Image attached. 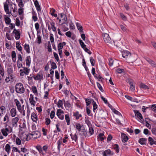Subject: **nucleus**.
Returning a JSON list of instances; mask_svg holds the SVG:
<instances>
[{"label":"nucleus","instance_id":"f257e3e1","mask_svg":"<svg viewBox=\"0 0 156 156\" xmlns=\"http://www.w3.org/2000/svg\"><path fill=\"white\" fill-rule=\"evenodd\" d=\"M16 92L18 93L23 94L25 92V88L21 83H18L15 86Z\"/></svg>","mask_w":156,"mask_h":156},{"label":"nucleus","instance_id":"c756f323","mask_svg":"<svg viewBox=\"0 0 156 156\" xmlns=\"http://www.w3.org/2000/svg\"><path fill=\"white\" fill-rule=\"evenodd\" d=\"M50 63L51 64V68L52 69H54L57 68V67L56 65L55 62H50Z\"/></svg>","mask_w":156,"mask_h":156},{"label":"nucleus","instance_id":"6e6d98bb","mask_svg":"<svg viewBox=\"0 0 156 156\" xmlns=\"http://www.w3.org/2000/svg\"><path fill=\"white\" fill-rule=\"evenodd\" d=\"M55 115V112L54 111H52L51 112L50 115V116L51 118L52 119H53Z\"/></svg>","mask_w":156,"mask_h":156},{"label":"nucleus","instance_id":"a211bd4d","mask_svg":"<svg viewBox=\"0 0 156 156\" xmlns=\"http://www.w3.org/2000/svg\"><path fill=\"white\" fill-rule=\"evenodd\" d=\"M33 77L35 80H41L43 78V75L38 73L37 74L36 76H33Z\"/></svg>","mask_w":156,"mask_h":156},{"label":"nucleus","instance_id":"9b49d317","mask_svg":"<svg viewBox=\"0 0 156 156\" xmlns=\"http://www.w3.org/2000/svg\"><path fill=\"white\" fill-rule=\"evenodd\" d=\"M114 154L113 152H112L110 149H108L103 152V156H107V155H112Z\"/></svg>","mask_w":156,"mask_h":156},{"label":"nucleus","instance_id":"aec40b11","mask_svg":"<svg viewBox=\"0 0 156 156\" xmlns=\"http://www.w3.org/2000/svg\"><path fill=\"white\" fill-rule=\"evenodd\" d=\"M148 140L151 145L153 144L156 145V141H154V139L151 137H149Z\"/></svg>","mask_w":156,"mask_h":156},{"label":"nucleus","instance_id":"6e6552de","mask_svg":"<svg viewBox=\"0 0 156 156\" xmlns=\"http://www.w3.org/2000/svg\"><path fill=\"white\" fill-rule=\"evenodd\" d=\"M4 8L5 12L7 14H11V7H10V11L9 10V6L8 3L5 2V4H4Z\"/></svg>","mask_w":156,"mask_h":156},{"label":"nucleus","instance_id":"49530a36","mask_svg":"<svg viewBox=\"0 0 156 156\" xmlns=\"http://www.w3.org/2000/svg\"><path fill=\"white\" fill-rule=\"evenodd\" d=\"M90 61L92 66H94L95 65V61L92 57L90 58Z\"/></svg>","mask_w":156,"mask_h":156},{"label":"nucleus","instance_id":"c9c22d12","mask_svg":"<svg viewBox=\"0 0 156 156\" xmlns=\"http://www.w3.org/2000/svg\"><path fill=\"white\" fill-rule=\"evenodd\" d=\"M37 41L38 44H40L41 42V38L40 35L37 33Z\"/></svg>","mask_w":156,"mask_h":156},{"label":"nucleus","instance_id":"39448f33","mask_svg":"<svg viewBox=\"0 0 156 156\" xmlns=\"http://www.w3.org/2000/svg\"><path fill=\"white\" fill-rule=\"evenodd\" d=\"M12 33L15 34V37L16 40H18L20 38V33L19 30L14 29Z\"/></svg>","mask_w":156,"mask_h":156},{"label":"nucleus","instance_id":"b1692460","mask_svg":"<svg viewBox=\"0 0 156 156\" xmlns=\"http://www.w3.org/2000/svg\"><path fill=\"white\" fill-rule=\"evenodd\" d=\"M26 61V65L28 66H29L30 64V56L27 57Z\"/></svg>","mask_w":156,"mask_h":156},{"label":"nucleus","instance_id":"680f3d73","mask_svg":"<svg viewBox=\"0 0 156 156\" xmlns=\"http://www.w3.org/2000/svg\"><path fill=\"white\" fill-rule=\"evenodd\" d=\"M18 6L20 8L23 7L24 5L23 4L22 0L18 2Z\"/></svg>","mask_w":156,"mask_h":156},{"label":"nucleus","instance_id":"0e129e2a","mask_svg":"<svg viewBox=\"0 0 156 156\" xmlns=\"http://www.w3.org/2000/svg\"><path fill=\"white\" fill-rule=\"evenodd\" d=\"M55 76L56 78L57 79H58L59 78V74L57 70L55 71Z\"/></svg>","mask_w":156,"mask_h":156},{"label":"nucleus","instance_id":"cd10ccee","mask_svg":"<svg viewBox=\"0 0 156 156\" xmlns=\"http://www.w3.org/2000/svg\"><path fill=\"white\" fill-rule=\"evenodd\" d=\"M140 87L142 88L149 89V88L148 86L143 83H141L140 84Z\"/></svg>","mask_w":156,"mask_h":156},{"label":"nucleus","instance_id":"3c124183","mask_svg":"<svg viewBox=\"0 0 156 156\" xmlns=\"http://www.w3.org/2000/svg\"><path fill=\"white\" fill-rule=\"evenodd\" d=\"M24 73L26 75H27L28 74V70L27 69L26 71H24V72H21V73H20V76H23Z\"/></svg>","mask_w":156,"mask_h":156},{"label":"nucleus","instance_id":"a19ab883","mask_svg":"<svg viewBox=\"0 0 156 156\" xmlns=\"http://www.w3.org/2000/svg\"><path fill=\"white\" fill-rule=\"evenodd\" d=\"M89 133H90V135H92L94 133V130L93 128L89 126Z\"/></svg>","mask_w":156,"mask_h":156},{"label":"nucleus","instance_id":"f3484780","mask_svg":"<svg viewBox=\"0 0 156 156\" xmlns=\"http://www.w3.org/2000/svg\"><path fill=\"white\" fill-rule=\"evenodd\" d=\"M34 3L37 11H41V7L39 4L38 1L37 0L35 1Z\"/></svg>","mask_w":156,"mask_h":156},{"label":"nucleus","instance_id":"f03ea898","mask_svg":"<svg viewBox=\"0 0 156 156\" xmlns=\"http://www.w3.org/2000/svg\"><path fill=\"white\" fill-rule=\"evenodd\" d=\"M103 40L105 43H109L111 42V40L108 34H103L102 35Z\"/></svg>","mask_w":156,"mask_h":156},{"label":"nucleus","instance_id":"dca6fc26","mask_svg":"<svg viewBox=\"0 0 156 156\" xmlns=\"http://www.w3.org/2000/svg\"><path fill=\"white\" fill-rule=\"evenodd\" d=\"M7 72L8 75H9L10 77L11 78V80H12V79L13 80L12 75V73L13 72L12 69L11 68H8L7 69Z\"/></svg>","mask_w":156,"mask_h":156},{"label":"nucleus","instance_id":"4c0bfd02","mask_svg":"<svg viewBox=\"0 0 156 156\" xmlns=\"http://www.w3.org/2000/svg\"><path fill=\"white\" fill-rule=\"evenodd\" d=\"M48 51L49 52H52V49L51 48V43L50 41H48Z\"/></svg>","mask_w":156,"mask_h":156},{"label":"nucleus","instance_id":"2f4dec72","mask_svg":"<svg viewBox=\"0 0 156 156\" xmlns=\"http://www.w3.org/2000/svg\"><path fill=\"white\" fill-rule=\"evenodd\" d=\"M113 148L115 150V151L118 153L119 152V145L117 144H115L113 146Z\"/></svg>","mask_w":156,"mask_h":156},{"label":"nucleus","instance_id":"20e7f679","mask_svg":"<svg viewBox=\"0 0 156 156\" xmlns=\"http://www.w3.org/2000/svg\"><path fill=\"white\" fill-rule=\"evenodd\" d=\"M135 113V115L137 117V118L139 119L140 121L141 122L144 121V119L142 115L139 112V111L137 110H134Z\"/></svg>","mask_w":156,"mask_h":156},{"label":"nucleus","instance_id":"a878e982","mask_svg":"<svg viewBox=\"0 0 156 156\" xmlns=\"http://www.w3.org/2000/svg\"><path fill=\"white\" fill-rule=\"evenodd\" d=\"M62 100L64 101V105L65 107H67L68 108H69L71 105L70 104L69 102L68 101H65L64 99H63Z\"/></svg>","mask_w":156,"mask_h":156},{"label":"nucleus","instance_id":"7c9ffc66","mask_svg":"<svg viewBox=\"0 0 156 156\" xmlns=\"http://www.w3.org/2000/svg\"><path fill=\"white\" fill-rule=\"evenodd\" d=\"M5 21L6 24H9L11 22V20L8 16H6L5 18Z\"/></svg>","mask_w":156,"mask_h":156},{"label":"nucleus","instance_id":"a18cd8bd","mask_svg":"<svg viewBox=\"0 0 156 156\" xmlns=\"http://www.w3.org/2000/svg\"><path fill=\"white\" fill-rule=\"evenodd\" d=\"M16 144L18 145H20L21 144V141L18 137L16 138Z\"/></svg>","mask_w":156,"mask_h":156},{"label":"nucleus","instance_id":"f8f14e48","mask_svg":"<svg viewBox=\"0 0 156 156\" xmlns=\"http://www.w3.org/2000/svg\"><path fill=\"white\" fill-rule=\"evenodd\" d=\"M121 137L122 139V140L123 142H127L129 139L128 136L124 133H121Z\"/></svg>","mask_w":156,"mask_h":156},{"label":"nucleus","instance_id":"ea45409f","mask_svg":"<svg viewBox=\"0 0 156 156\" xmlns=\"http://www.w3.org/2000/svg\"><path fill=\"white\" fill-rule=\"evenodd\" d=\"M1 132L3 135L5 136H6L8 135L7 132L4 129H1Z\"/></svg>","mask_w":156,"mask_h":156},{"label":"nucleus","instance_id":"0eeeda50","mask_svg":"<svg viewBox=\"0 0 156 156\" xmlns=\"http://www.w3.org/2000/svg\"><path fill=\"white\" fill-rule=\"evenodd\" d=\"M136 59V56L134 54L131 55V56H129L128 58V60L130 62H133Z\"/></svg>","mask_w":156,"mask_h":156},{"label":"nucleus","instance_id":"c85d7f7f","mask_svg":"<svg viewBox=\"0 0 156 156\" xmlns=\"http://www.w3.org/2000/svg\"><path fill=\"white\" fill-rule=\"evenodd\" d=\"M10 146L9 144H7L6 145L5 150V151L8 152V153L9 152V151L10 150Z\"/></svg>","mask_w":156,"mask_h":156},{"label":"nucleus","instance_id":"ddd939ff","mask_svg":"<svg viewBox=\"0 0 156 156\" xmlns=\"http://www.w3.org/2000/svg\"><path fill=\"white\" fill-rule=\"evenodd\" d=\"M31 117L32 120L34 122H37L38 120L37 115L34 112L32 113Z\"/></svg>","mask_w":156,"mask_h":156},{"label":"nucleus","instance_id":"de8ad7c7","mask_svg":"<svg viewBox=\"0 0 156 156\" xmlns=\"http://www.w3.org/2000/svg\"><path fill=\"white\" fill-rule=\"evenodd\" d=\"M76 128L79 131H81V126L80 123H77L76 125Z\"/></svg>","mask_w":156,"mask_h":156},{"label":"nucleus","instance_id":"473e14b6","mask_svg":"<svg viewBox=\"0 0 156 156\" xmlns=\"http://www.w3.org/2000/svg\"><path fill=\"white\" fill-rule=\"evenodd\" d=\"M57 105L58 107H61L62 108H63V103L62 101L61 100H59L58 102V103L57 104Z\"/></svg>","mask_w":156,"mask_h":156},{"label":"nucleus","instance_id":"e433bc0d","mask_svg":"<svg viewBox=\"0 0 156 156\" xmlns=\"http://www.w3.org/2000/svg\"><path fill=\"white\" fill-rule=\"evenodd\" d=\"M32 89L33 92L36 94H37V88L35 86H32Z\"/></svg>","mask_w":156,"mask_h":156},{"label":"nucleus","instance_id":"f704fd0d","mask_svg":"<svg viewBox=\"0 0 156 156\" xmlns=\"http://www.w3.org/2000/svg\"><path fill=\"white\" fill-rule=\"evenodd\" d=\"M56 115L59 119L61 120L64 119V116L63 115H61V114L59 113L58 112H57Z\"/></svg>","mask_w":156,"mask_h":156},{"label":"nucleus","instance_id":"1a4fd4ad","mask_svg":"<svg viewBox=\"0 0 156 156\" xmlns=\"http://www.w3.org/2000/svg\"><path fill=\"white\" fill-rule=\"evenodd\" d=\"M19 119L16 117L13 118L12 120V127H16L17 126V123L19 121Z\"/></svg>","mask_w":156,"mask_h":156},{"label":"nucleus","instance_id":"9d476101","mask_svg":"<svg viewBox=\"0 0 156 156\" xmlns=\"http://www.w3.org/2000/svg\"><path fill=\"white\" fill-rule=\"evenodd\" d=\"M122 55L124 58L128 59L129 56H131V53L128 51H125L122 52Z\"/></svg>","mask_w":156,"mask_h":156},{"label":"nucleus","instance_id":"603ef678","mask_svg":"<svg viewBox=\"0 0 156 156\" xmlns=\"http://www.w3.org/2000/svg\"><path fill=\"white\" fill-rule=\"evenodd\" d=\"M16 26L18 27H19L20 26V20L18 17L16 19Z\"/></svg>","mask_w":156,"mask_h":156},{"label":"nucleus","instance_id":"864d4df0","mask_svg":"<svg viewBox=\"0 0 156 156\" xmlns=\"http://www.w3.org/2000/svg\"><path fill=\"white\" fill-rule=\"evenodd\" d=\"M0 73L3 76L4 74V69L2 67H0Z\"/></svg>","mask_w":156,"mask_h":156},{"label":"nucleus","instance_id":"c03bdc74","mask_svg":"<svg viewBox=\"0 0 156 156\" xmlns=\"http://www.w3.org/2000/svg\"><path fill=\"white\" fill-rule=\"evenodd\" d=\"M36 148L37 150L39 153L42 152V149L41 146L40 145H38L36 146Z\"/></svg>","mask_w":156,"mask_h":156},{"label":"nucleus","instance_id":"5701e85b","mask_svg":"<svg viewBox=\"0 0 156 156\" xmlns=\"http://www.w3.org/2000/svg\"><path fill=\"white\" fill-rule=\"evenodd\" d=\"M70 135L71 136L72 140H74L75 142H76L78 138L76 134L75 133L74 135H73L72 133H71L70 134Z\"/></svg>","mask_w":156,"mask_h":156},{"label":"nucleus","instance_id":"13d9d810","mask_svg":"<svg viewBox=\"0 0 156 156\" xmlns=\"http://www.w3.org/2000/svg\"><path fill=\"white\" fill-rule=\"evenodd\" d=\"M17 66L18 68H20L21 67H22V64L19 60L17 61Z\"/></svg>","mask_w":156,"mask_h":156},{"label":"nucleus","instance_id":"8fccbe9b","mask_svg":"<svg viewBox=\"0 0 156 156\" xmlns=\"http://www.w3.org/2000/svg\"><path fill=\"white\" fill-rule=\"evenodd\" d=\"M124 70L122 69L118 68L116 70V72L119 73H121L124 72Z\"/></svg>","mask_w":156,"mask_h":156},{"label":"nucleus","instance_id":"338daca9","mask_svg":"<svg viewBox=\"0 0 156 156\" xmlns=\"http://www.w3.org/2000/svg\"><path fill=\"white\" fill-rule=\"evenodd\" d=\"M48 148V146L47 145H46L43 146L42 149H43V150H44L45 153H46L47 152Z\"/></svg>","mask_w":156,"mask_h":156},{"label":"nucleus","instance_id":"4468645a","mask_svg":"<svg viewBox=\"0 0 156 156\" xmlns=\"http://www.w3.org/2000/svg\"><path fill=\"white\" fill-rule=\"evenodd\" d=\"M16 108L11 109L10 111L11 116L12 117H15L16 114Z\"/></svg>","mask_w":156,"mask_h":156},{"label":"nucleus","instance_id":"774afa93","mask_svg":"<svg viewBox=\"0 0 156 156\" xmlns=\"http://www.w3.org/2000/svg\"><path fill=\"white\" fill-rule=\"evenodd\" d=\"M151 131L153 134L156 135V127L152 128L151 129Z\"/></svg>","mask_w":156,"mask_h":156},{"label":"nucleus","instance_id":"423d86ee","mask_svg":"<svg viewBox=\"0 0 156 156\" xmlns=\"http://www.w3.org/2000/svg\"><path fill=\"white\" fill-rule=\"evenodd\" d=\"M14 102L16 103L18 110L21 113L22 110L21 108V105L19 101L17 99H14Z\"/></svg>","mask_w":156,"mask_h":156},{"label":"nucleus","instance_id":"79ce46f5","mask_svg":"<svg viewBox=\"0 0 156 156\" xmlns=\"http://www.w3.org/2000/svg\"><path fill=\"white\" fill-rule=\"evenodd\" d=\"M54 56L55 58V59L56 60V61L58 62L59 61V59L58 57V55L57 53H56L55 52H53Z\"/></svg>","mask_w":156,"mask_h":156},{"label":"nucleus","instance_id":"393cba45","mask_svg":"<svg viewBox=\"0 0 156 156\" xmlns=\"http://www.w3.org/2000/svg\"><path fill=\"white\" fill-rule=\"evenodd\" d=\"M65 119L66 121L67 125H69L70 124V120L69 115H65Z\"/></svg>","mask_w":156,"mask_h":156},{"label":"nucleus","instance_id":"e2e57ef3","mask_svg":"<svg viewBox=\"0 0 156 156\" xmlns=\"http://www.w3.org/2000/svg\"><path fill=\"white\" fill-rule=\"evenodd\" d=\"M51 120L49 119L46 118L45 119V123L47 125H48L50 123Z\"/></svg>","mask_w":156,"mask_h":156},{"label":"nucleus","instance_id":"72a5a7b5","mask_svg":"<svg viewBox=\"0 0 156 156\" xmlns=\"http://www.w3.org/2000/svg\"><path fill=\"white\" fill-rule=\"evenodd\" d=\"M50 24L51 26V29H52V30L54 32L56 31V28L55 26V23L52 22L50 23Z\"/></svg>","mask_w":156,"mask_h":156},{"label":"nucleus","instance_id":"09e8293b","mask_svg":"<svg viewBox=\"0 0 156 156\" xmlns=\"http://www.w3.org/2000/svg\"><path fill=\"white\" fill-rule=\"evenodd\" d=\"M97 86L99 90L102 92H103L104 90L101 85L98 82L97 83Z\"/></svg>","mask_w":156,"mask_h":156},{"label":"nucleus","instance_id":"37998d69","mask_svg":"<svg viewBox=\"0 0 156 156\" xmlns=\"http://www.w3.org/2000/svg\"><path fill=\"white\" fill-rule=\"evenodd\" d=\"M50 40L51 43H53L54 42V39L53 35L52 34H51L50 35Z\"/></svg>","mask_w":156,"mask_h":156},{"label":"nucleus","instance_id":"6ab92c4d","mask_svg":"<svg viewBox=\"0 0 156 156\" xmlns=\"http://www.w3.org/2000/svg\"><path fill=\"white\" fill-rule=\"evenodd\" d=\"M104 134L103 133H100L98 136V139H99L100 141H103L106 138V137L105 136L104 137Z\"/></svg>","mask_w":156,"mask_h":156},{"label":"nucleus","instance_id":"58836bf2","mask_svg":"<svg viewBox=\"0 0 156 156\" xmlns=\"http://www.w3.org/2000/svg\"><path fill=\"white\" fill-rule=\"evenodd\" d=\"M3 121L5 122L7 121L6 123L8 122L9 121V118L7 114H6L4 118Z\"/></svg>","mask_w":156,"mask_h":156},{"label":"nucleus","instance_id":"69168bd1","mask_svg":"<svg viewBox=\"0 0 156 156\" xmlns=\"http://www.w3.org/2000/svg\"><path fill=\"white\" fill-rule=\"evenodd\" d=\"M42 131L43 132V135L44 136H46L47 135V130L43 128L42 129Z\"/></svg>","mask_w":156,"mask_h":156},{"label":"nucleus","instance_id":"4be33fe9","mask_svg":"<svg viewBox=\"0 0 156 156\" xmlns=\"http://www.w3.org/2000/svg\"><path fill=\"white\" fill-rule=\"evenodd\" d=\"M24 48L27 53H29L30 52V47L28 44H26L24 45Z\"/></svg>","mask_w":156,"mask_h":156},{"label":"nucleus","instance_id":"bf43d9fd","mask_svg":"<svg viewBox=\"0 0 156 156\" xmlns=\"http://www.w3.org/2000/svg\"><path fill=\"white\" fill-rule=\"evenodd\" d=\"M114 113L118 115H122L118 111L116 110L115 108H113V110H112Z\"/></svg>","mask_w":156,"mask_h":156},{"label":"nucleus","instance_id":"7ed1b4c3","mask_svg":"<svg viewBox=\"0 0 156 156\" xmlns=\"http://www.w3.org/2000/svg\"><path fill=\"white\" fill-rule=\"evenodd\" d=\"M29 135L34 136V139H36L41 136V133L38 131H35L31 133H29Z\"/></svg>","mask_w":156,"mask_h":156},{"label":"nucleus","instance_id":"2eb2a0df","mask_svg":"<svg viewBox=\"0 0 156 156\" xmlns=\"http://www.w3.org/2000/svg\"><path fill=\"white\" fill-rule=\"evenodd\" d=\"M147 139L146 138H141L139 140V142L142 145H146Z\"/></svg>","mask_w":156,"mask_h":156},{"label":"nucleus","instance_id":"bb28decb","mask_svg":"<svg viewBox=\"0 0 156 156\" xmlns=\"http://www.w3.org/2000/svg\"><path fill=\"white\" fill-rule=\"evenodd\" d=\"M120 27L121 29L124 32H129V30L127 29L126 27L122 25H120Z\"/></svg>","mask_w":156,"mask_h":156},{"label":"nucleus","instance_id":"4d7b16f0","mask_svg":"<svg viewBox=\"0 0 156 156\" xmlns=\"http://www.w3.org/2000/svg\"><path fill=\"white\" fill-rule=\"evenodd\" d=\"M91 101H93V108H94V109H96L98 108L97 105L96 104L95 102L94 101L93 99H92Z\"/></svg>","mask_w":156,"mask_h":156},{"label":"nucleus","instance_id":"5fc2aeb1","mask_svg":"<svg viewBox=\"0 0 156 156\" xmlns=\"http://www.w3.org/2000/svg\"><path fill=\"white\" fill-rule=\"evenodd\" d=\"M78 113H79V112L78 111H76V112H75L74 113L73 115V116L76 117V119H77V120L79 119Z\"/></svg>","mask_w":156,"mask_h":156},{"label":"nucleus","instance_id":"412c9836","mask_svg":"<svg viewBox=\"0 0 156 156\" xmlns=\"http://www.w3.org/2000/svg\"><path fill=\"white\" fill-rule=\"evenodd\" d=\"M16 48L17 49L20 51L21 53L22 54V47L20 45V43L17 42L16 43Z\"/></svg>","mask_w":156,"mask_h":156},{"label":"nucleus","instance_id":"052dcab7","mask_svg":"<svg viewBox=\"0 0 156 156\" xmlns=\"http://www.w3.org/2000/svg\"><path fill=\"white\" fill-rule=\"evenodd\" d=\"M120 15L121 17V18L124 21H126L127 20L126 17L122 13H120Z\"/></svg>","mask_w":156,"mask_h":156}]
</instances>
